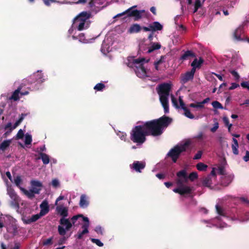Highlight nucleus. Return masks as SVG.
I'll list each match as a JSON object with an SVG mask.
<instances>
[{
	"label": "nucleus",
	"mask_w": 249,
	"mask_h": 249,
	"mask_svg": "<svg viewBox=\"0 0 249 249\" xmlns=\"http://www.w3.org/2000/svg\"><path fill=\"white\" fill-rule=\"evenodd\" d=\"M172 122V118L163 115L158 119L145 122L142 124L148 136L158 137L162 135Z\"/></svg>",
	"instance_id": "1"
},
{
	"label": "nucleus",
	"mask_w": 249,
	"mask_h": 249,
	"mask_svg": "<svg viewBox=\"0 0 249 249\" xmlns=\"http://www.w3.org/2000/svg\"><path fill=\"white\" fill-rule=\"evenodd\" d=\"M172 85L168 83H163L160 84L157 90L160 96V101L164 108L165 113L169 111L168 97L171 90Z\"/></svg>",
	"instance_id": "2"
},
{
	"label": "nucleus",
	"mask_w": 249,
	"mask_h": 249,
	"mask_svg": "<svg viewBox=\"0 0 249 249\" xmlns=\"http://www.w3.org/2000/svg\"><path fill=\"white\" fill-rule=\"evenodd\" d=\"M147 136L148 135L143 124L135 126L132 129L130 139L133 142L142 144L146 141Z\"/></svg>",
	"instance_id": "3"
},
{
	"label": "nucleus",
	"mask_w": 249,
	"mask_h": 249,
	"mask_svg": "<svg viewBox=\"0 0 249 249\" xmlns=\"http://www.w3.org/2000/svg\"><path fill=\"white\" fill-rule=\"evenodd\" d=\"M41 211L39 214L33 215L31 218L25 215L22 216V221L25 224H30L31 223L36 221L40 218L41 216L49 212V206L47 201H44L42 202L40 206Z\"/></svg>",
	"instance_id": "4"
},
{
	"label": "nucleus",
	"mask_w": 249,
	"mask_h": 249,
	"mask_svg": "<svg viewBox=\"0 0 249 249\" xmlns=\"http://www.w3.org/2000/svg\"><path fill=\"white\" fill-rule=\"evenodd\" d=\"M189 144V142H186L180 146L176 145L174 146V148L170 149L169 151L167 156L172 159V161L174 163H176L180 154L186 151V147Z\"/></svg>",
	"instance_id": "5"
},
{
	"label": "nucleus",
	"mask_w": 249,
	"mask_h": 249,
	"mask_svg": "<svg viewBox=\"0 0 249 249\" xmlns=\"http://www.w3.org/2000/svg\"><path fill=\"white\" fill-rule=\"evenodd\" d=\"M136 6H132L125 11L117 14L115 16L114 18H119L122 17L123 16L127 15L126 17H134V20L135 21L138 20L142 18V13L144 12V10H132L134 7H136Z\"/></svg>",
	"instance_id": "6"
},
{
	"label": "nucleus",
	"mask_w": 249,
	"mask_h": 249,
	"mask_svg": "<svg viewBox=\"0 0 249 249\" xmlns=\"http://www.w3.org/2000/svg\"><path fill=\"white\" fill-rule=\"evenodd\" d=\"M90 17V14L87 12H82L74 19L73 23L77 25V29L79 31L84 29L85 22Z\"/></svg>",
	"instance_id": "7"
},
{
	"label": "nucleus",
	"mask_w": 249,
	"mask_h": 249,
	"mask_svg": "<svg viewBox=\"0 0 249 249\" xmlns=\"http://www.w3.org/2000/svg\"><path fill=\"white\" fill-rule=\"evenodd\" d=\"M59 223L62 225L66 226L65 229L60 225L58 226V231L59 234L61 236H64L66 233V231H69L72 227V223L68 219L65 218V217L61 218L60 219Z\"/></svg>",
	"instance_id": "8"
},
{
	"label": "nucleus",
	"mask_w": 249,
	"mask_h": 249,
	"mask_svg": "<svg viewBox=\"0 0 249 249\" xmlns=\"http://www.w3.org/2000/svg\"><path fill=\"white\" fill-rule=\"evenodd\" d=\"M59 223L62 225L66 226L65 229L60 225L58 226V231L59 234L61 236H64L66 233V231H69L72 227V223L68 219L65 218V217L61 218L60 219Z\"/></svg>",
	"instance_id": "9"
},
{
	"label": "nucleus",
	"mask_w": 249,
	"mask_h": 249,
	"mask_svg": "<svg viewBox=\"0 0 249 249\" xmlns=\"http://www.w3.org/2000/svg\"><path fill=\"white\" fill-rule=\"evenodd\" d=\"M45 81L41 71H38L36 72L32 75L28 79L29 83L32 84L36 82L37 84H41Z\"/></svg>",
	"instance_id": "10"
},
{
	"label": "nucleus",
	"mask_w": 249,
	"mask_h": 249,
	"mask_svg": "<svg viewBox=\"0 0 249 249\" xmlns=\"http://www.w3.org/2000/svg\"><path fill=\"white\" fill-rule=\"evenodd\" d=\"M145 167V163L139 161H135L132 164L130 165L131 169H133L137 172L141 173L142 170Z\"/></svg>",
	"instance_id": "11"
},
{
	"label": "nucleus",
	"mask_w": 249,
	"mask_h": 249,
	"mask_svg": "<svg viewBox=\"0 0 249 249\" xmlns=\"http://www.w3.org/2000/svg\"><path fill=\"white\" fill-rule=\"evenodd\" d=\"M173 191L176 193L179 194L181 196H183L185 194H190L192 192V189L190 187L187 186H182L181 187H178L175 188Z\"/></svg>",
	"instance_id": "12"
},
{
	"label": "nucleus",
	"mask_w": 249,
	"mask_h": 249,
	"mask_svg": "<svg viewBox=\"0 0 249 249\" xmlns=\"http://www.w3.org/2000/svg\"><path fill=\"white\" fill-rule=\"evenodd\" d=\"M135 70L136 75L140 78H143L146 76V69L143 64H140L139 66H135Z\"/></svg>",
	"instance_id": "13"
},
{
	"label": "nucleus",
	"mask_w": 249,
	"mask_h": 249,
	"mask_svg": "<svg viewBox=\"0 0 249 249\" xmlns=\"http://www.w3.org/2000/svg\"><path fill=\"white\" fill-rule=\"evenodd\" d=\"M234 178L233 174L226 175L222 177L221 183L223 186H228L233 180Z\"/></svg>",
	"instance_id": "14"
},
{
	"label": "nucleus",
	"mask_w": 249,
	"mask_h": 249,
	"mask_svg": "<svg viewBox=\"0 0 249 249\" xmlns=\"http://www.w3.org/2000/svg\"><path fill=\"white\" fill-rule=\"evenodd\" d=\"M177 176L178 178H182V179L184 183H187L189 179L188 176H187V172L186 170L183 169L179 171L177 173Z\"/></svg>",
	"instance_id": "15"
},
{
	"label": "nucleus",
	"mask_w": 249,
	"mask_h": 249,
	"mask_svg": "<svg viewBox=\"0 0 249 249\" xmlns=\"http://www.w3.org/2000/svg\"><path fill=\"white\" fill-rule=\"evenodd\" d=\"M196 54L192 51H186L180 57V60L184 61L190 59L191 57H195Z\"/></svg>",
	"instance_id": "16"
},
{
	"label": "nucleus",
	"mask_w": 249,
	"mask_h": 249,
	"mask_svg": "<svg viewBox=\"0 0 249 249\" xmlns=\"http://www.w3.org/2000/svg\"><path fill=\"white\" fill-rule=\"evenodd\" d=\"M56 211L62 217H66L68 215V209L63 206H57L56 207Z\"/></svg>",
	"instance_id": "17"
},
{
	"label": "nucleus",
	"mask_w": 249,
	"mask_h": 249,
	"mask_svg": "<svg viewBox=\"0 0 249 249\" xmlns=\"http://www.w3.org/2000/svg\"><path fill=\"white\" fill-rule=\"evenodd\" d=\"M194 76L190 74L188 71H187L184 75L181 76V83L182 84H185L190 80H193Z\"/></svg>",
	"instance_id": "18"
},
{
	"label": "nucleus",
	"mask_w": 249,
	"mask_h": 249,
	"mask_svg": "<svg viewBox=\"0 0 249 249\" xmlns=\"http://www.w3.org/2000/svg\"><path fill=\"white\" fill-rule=\"evenodd\" d=\"M142 29V27L138 24H133L128 29V32L130 34L139 33Z\"/></svg>",
	"instance_id": "19"
},
{
	"label": "nucleus",
	"mask_w": 249,
	"mask_h": 249,
	"mask_svg": "<svg viewBox=\"0 0 249 249\" xmlns=\"http://www.w3.org/2000/svg\"><path fill=\"white\" fill-rule=\"evenodd\" d=\"M79 205L80 207L83 208H86L89 205L87 196L84 194L80 196Z\"/></svg>",
	"instance_id": "20"
},
{
	"label": "nucleus",
	"mask_w": 249,
	"mask_h": 249,
	"mask_svg": "<svg viewBox=\"0 0 249 249\" xmlns=\"http://www.w3.org/2000/svg\"><path fill=\"white\" fill-rule=\"evenodd\" d=\"M7 194L9 195L11 199L19 198V196H18L15 190L11 187H8L7 188Z\"/></svg>",
	"instance_id": "21"
},
{
	"label": "nucleus",
	"mask_w": 249,
	"mask_h": 249,
	"mask_svg": "<svg viewBox=\"0 0 249 249\" xmlns=\"http://www.w3.org/2000/svg\"><path fill=\"white\" fill-rule=\"evenodd\" d=\"M11 142V140H4L0 144V150H2V151H5L9 147Z\"/></svg>",
	"instance_id": "22"
},
{
	"label": "nucleus",
	"mask_w": 249,
	"mask_h": 249,
	"mask_svg": "<svg viewBox=\"0 0 249 249\" xmlns=\"http://www.w3.org/2000/svg\"><path fill=\"white\" fill-rule=\"evenodd\" d=\"M161 48V45L159 43H153L151 46L149 48L147 53H150L153 51L159 50Z\"/></svg>",
	"instance_id": "23"
},
{
	"label": "nucleus",
	"mask_w": 249,
	"mask_h": 249,
	"mask_svg": "<svg viewBox=\"0 0 249 249\" xmlns=\"http://www.w3.org/2000/svg\"><path fill=\"white\" fill-rule=\"evenodd\" d=\"M20 89L21 88L20 87H18V89L15 90L11 96L10 97V99L13 100L14 101L18 100L19 99V93H20Z\"/></svg>",
	"instance_id": "24"
},
{
	"label": "nucleus",
	"mask_w": 249,
	"mask_h": 249,
	"mask_svg": "<svg viewBox=\"0 0 249 249\" xmlns=\"http://www.w3.org/2000/svg\"><path fill=\"white\" fill-rule=\"evenodd\" d=\"M40 158L42 159V162L44 164H47L50 162V159L48 155L46 154L41 152L39 153Z\"/></svg>",
	"instance_id": "25"
},
{
	"label": "nucleus",
	"mask_w": 249,
	"mask_h": 249,
	"mask_svg": "<svg viewBox=\"0 0 249 249\" xmlns=\"http://www.w3.org/2000/svg\"><path fill=\"white\" fill-rule=\"evenodd\" d=\"M152 23L153 25V32L162 30L163 26L160 22L158 21H154Z\"/></svg>",
	"instance_id": "26"
},
{
	"label": "nucleus",
	"mask_w": 249,
	"mask_h": 249,
	"mask_svg": "<svg viewBox=\"0 0 249 249\" xmlns=\"http://www.w3.org/2000/svg\"><path fill=\"white\" fill-rule=\"evenodd\" d=\"M202 184L203 186L210 187L212 184V179L209 176L205 178L202 180Z\"/></svg>",
	"instance_id": "27"
},
{
	"label": "nucleus",
	"mask_w": 249,
	"mask_h": 249,
	"mask_svg": "<svg viewBox=\"0 0 249 249\" xmlns=\"http://www.w3.org/2000/svg\"><path fill=\"white\" fill-rule=\"evenodd\" d=\"M242 32V30L241 28H238L236 29L233 34L234 38L238 40H241L242 39L241 36Z\"/></svg>",
	"instance_id": "28"
},
{
	"label": "nucleus",
	"mask_w": 249,
	"mask_h": 249,
	"mask_svg": "<svg viewBox=\"0 0 249 249\" xmlns=\"http://www.w3.org/2000/svg\"><path fill=\"white\" fill-rule=\"evenodd\" d=\"M19 198L17 199H12L10 203V206L16 209H18L19 207Z\"/></svg>",
	"instance_id": "29"
},
{
	"label": "nucleus",
	"mask_w": 249,
	"mask_h": 249,
	"mask_svg": "<svg viewBox=\"0 0 249 249\" xmlns=\"http://www.w3.org/2000/svg\"><path fill=\"white\" fill-rule=\"evenodd\" d=\"M229 71L234 77V79L235 81H237L239 80L240 77L239 74L238 73V72L236 71H235L234 70H232V69H230V70H229Z\"/></svg>",
	"instance_id": "30"
},
{
	"label": "nucleus",
	"mask_w": 249,
	"mask_h": 249,
	"mask_svg": "<svg viewBox=\"0 0 249 249\" xmlns=\"http://www.w3.org/2000/svg\"><path fill=\"white\" fill-rule=\"evenodd\" d=\"M183 110L184 111V114L186 117L191 119L195 118V116L191 113L188 108H184Z\"/></svg>",
	"instance_id": "31"
},
{
	"label": "nucleus",
	"mask_w": 249,
	"mask_h": 249,
	"mask_svg": "<svg viewBox=\"0 0 249 249\" xmlns=\"http://www.w3.org/2000/svg\"><path fill=\"white\" fill-rule=\"evenodd\" d=\"M207 165L202 162H199L196 164L197 169L199 171H205L207 168Z\"/></svg>",
	"instance_id": "32"
},
{
	"label": "nucleus",
	"mask_w": 249,
	"mask_h": 249,
	"mask_svg": "<svg viewBox=\"0 0 249 249\" xmlns=\"http://www.w3.org/2000/svg\"><path fill=\"white\" fill-rule=\"evenodd\" d=\"M195 60H196L195 62V65H198V66L197 67V68H200L201 66V65L204 63V59L201 57H200L198 59H197L196 58H195L193 61H195Z\"/></svg>",
	"instance_id": "33"
},
{
	"label": "nucleus",
	"mask_w": 249,
	"mask_h": 249,
	"mask_svg": "<svg viewBox=\"0 0 249 249\" xmlns=\"http://www.w3.org/2000/svg\"><path fill=\"white\" fill-rule=\"evenodd\" d=\"M105 88L104 84L99 83L97 84L94 87V89L97 91H102Z\"/></svg>",
	"instance_id": "34"
},
{
	"label": "nucleus",
	"mask_w": 249,
	"mask_h": 249,
	"mask_svg": "<svg viewBox=\"0 0 249 249\" xmlns=\"http://www.w3.org/2000/svg\"><path fill=\"white\" fill-rule=\"evenodd\" d=\"M215 209H216V211L217 213L219 215H221V216L225 215L223 209L222 207H221L220 206H219L218 205H216Z\"/></svg>",
	"instance_id": "35"
},
{
	"label": "nucleus",
	"mask_w": 249,
	"mask_h": 249,
	"mask_svg": "<svg viewBox=\"0 0 249 249\" xmlns=\"http://www.w3.org/2000/svg\"><path fill=\"white\" fill-rule=\"evenodd\" d=\"M21 189L24 191V194L30 199H32L35 197V194L33 193V192L30 190V191L26 190L23 188Z\"/></svg>",
	"instance_id": "36"
},
{
	"label": "nucleus",
	"mask_w": 249,
	"mask_h": 249,
	"mask_svg": "<svg viewBox=\"0 0 249 249\" xmlns=\"http://www.w3.org/2000/svg\"><path fill=\"white\" fill-rule=\"evenodd\" d=\"M31 184L32 187L40 188L42 187V184L37 180H32Z\"/></svg>",
	"instance_id": "37"
},
{
	"label": "nucleus",
	"mask_w": 249,
	"mask_h": 249,
	"mask_svg": "<svg viewBox=\"0 0 249 249\" xmlns=\"http://www.w3.org/2000/svg\"><path fill=\"white\" fill-rule=\"evenodd\" d=\"M188 178L191 181H193L198 178V175L196 172H193L190 174Z\"/></svg>",
	"instance_id": "38"
},
{
	"label": "nucleus",
	"mask_w": 249,
	"mask_h": 249,
	"mask_svg": "<svg viewBox=\"0 0 249 249\" xmlns=\"http://www.w3.org/2000/svg\"><path fill=\"white\" fill-rule=\"evenodd\" d=\"M196 61V60H195V61H193L192 62L191 65L193 68L190 71H188L190 74H191L194 76V74L196 72V69H197V67L198 66V65L197 66L195 65Z\"/></svg>",
	"instance_id": "39"
},
{
	"label": "nucleus",
	"mask_w": 249,
	"mask_h": 249,
	"mask_svg": "<svg viewBox=\"0 0 249 249\" xmlns=\"http://www.w3.org/2000/svg\"><path fill=\"white\" fill-rule=\"evenodd\" d=\"M131 60L133 61V63H134L135 65L138 64L139 66H140V64H142V63L145 61V58H141L134 59L133 58H131Z\"/></svg>",
	"instance_id": "40"
},
{
	"label": "nucleus",
	"mask_w": 249,
	"mask_h": 249,
	"mask_svg": "<svg viewBox=\"0 0 249 249\" xmlns=\"http://www.w3.org/2000/svg\"><path fill=\"white\" fill-rule=\"evenodd\" d=\"M171 97L172 103L173 106H174L176 108H179V106L178 105V101H177V99L175 98V97L174 96V95L173 94L171 95Z\"/></svg>",
	"instance_id": "41"
},
{
	"label": "nucleus",
	"mask_w": 249,
	"mask_h": 249,
	"mask_svg": "<svg viewBox=\"0 0 249 249\" xmlns=\"http://www.w3.org/2000/svg\"><path fill=\"white\" fill-rule=\"evenodd\" d=\"M212 105L214 108H223L222 104L217 101L213 102Z\"/></svg>",
	"instance_id": "42"
},
{
	"label": "nucleus",
	"mask_w": 249,
	"mask_h": 249,
	"mask_svg": "<svg viewBox=\"0 0 249 249\" xmlns=\"http://www.w3.org/2000/svg\"><path fill=\"white\" fill-rule=\"evenodd\" d=\"M32 142V136L29 134H26L25 135V143L26 144H30Z\"/></svg>",
	"instance_id": "43"
},
{
	"label": "nucleus",
	"mask_w": 249,
	"mask_h": 249,
	"mask_svg": "<svg viewBox=\"0 0 249 249\" xmlns=\"http://www.w3.org/2000/svg\"><path fill=\"white\" fill-rule=\"evenodd\" d=\"M72 38L74 39H79L80 42H85V37L84 34H80L78 36H72Z\"/></svg>",
	"instance_id": "44"
},
{
	"label": "nucleus",
	"mask_w": 249,
	"mask_h": 249,
	"mask_svg": "<svg viewBox=\"0 0 249 249\" xmlns=\"http://www.w3.org/2000/svg\"><path fill=\"white\" fill-rule=\"evenodd\" d=\"M90 240L92 243L96 244L99 247H103L104 245L103 243L99 239L91 238Z\"/></svg>",
	"instance_id": "45"
},
{
	"label": "nucleus",
	"mask_w": 249,
	"mask_h": 249,
	"mask_svg": "<svg viewBox=\"0 0 249 249\" xmlns=\"http://www.w3.org/2000/svg\"><path fill=\"white\" fill-rule=\"evenodd\" d=\"M24 135V134L23 131H22V129H20L18 130V133L17 134L16 139H22L23 138Z\"/></svg>",
	"instance_id": "46"
},
{
	"label": "nucleus",
	"mask_w": 249,
	"mask_h": 249,
	"mask_svg": "<svg viewBox=\"0 0 249 249\" xmlns=\"http://www.w3.org/2000/svg\"><path fill=\"white\" fill-rule=\"evenodd\" d=\"M238 147H239V145L232 144V145H231L232 152L235 155H238L239 153V151H238Z\"/></svg>",
	"instance_id": "47"
},
{
	"label": "nucleus",
	"mask_w": 249,
	"mask_h": 249,
	"mask_svg": "<svg viewBox=\"0 0 249 249\" xmlns=\"http://www.w3.org/2000/svg\"><path fill=\"white\" fill-rule=\"evenodd\" d=\"M53 237L48 238L46 240H43V245L44 246H47L53 244Z\"/></svg>",
	"instance_id": "48"
},
{
	"label": "nucleus",
	"mask_w": 249,
	"mask_h": 249,
	"mask_svg": "<svg viewBox=\"0 0 249 249\" xmlns=\"http://www.w3.org/2000/svg\"><path fill=\"white\" fill-rule=\"evenodd\" d=\"M22 180L20 176H17L14 179V182L18 187H20V184Z\"/></svg>",
	"instance_id": "49"
},
{
	"label": "nucleus",
	"mask_w": 249,
	"mask_h": 249,
	"mask_svg": "<svg viewBox=\"0 0 249 249\" xmlns=\"http://www.w3.org/2000/svg\"><path fill=\"white\" fill-rule=\"evenodd\" d=\"M205 136L204 135V134L202 132H199V133L198 134V135H197L195 137V138L196 139H197L198 140V141H201L204 138H205Z\"/></svg>",
	"instance_id": "50"
},
{
	"label": "nucleus",
	"mask_w": 249,
	"mask_h": 249,
	"mask_svg": "<svg viewBox=\"0 0 249 249\" xmlns=\"http://www.w3.org/2000/svg\"><path fill=\"white\" fill-rule=\"evenodd\" d=\"M86 233H88V232H87L86 231L83 230L82 231H78L76 236L77 239H81L82 238L83 235Z\"/></svg>",
	"instance_id": "51"
},
{
	"label": "nucleus",
	"mask_w": 249,
	"mask_h": 249,
	"mask_svg": "<svg viewBox=\"0 0 249 249\" xmlns=\"http://www.w3.org/2000/svg\"><path fill=\"white\" fill-rule=\"evenodd\" d=\"M52 185L54 188H57L59 185V182L57 179H53L52 181Z\"/></svg>",
	"instance_id": "52"
},
{
	"label": "nucleus",
	"mask_w": 249,
	"mask_h": 249,
	"mask_svg": "<svg viewBox=\"0 0 249 249\" xmlns=\"http://www.w3.org/2000/svg\"><path fill=\"white\" fill-rule=\"evenodd\" d=\"M178 100H179V105H180L179 107H180L183 110H184V108H187V107H185V104L184 103V102L181 97H179Z\"/></svg>",
	"instance_id": "53"
},
{
	"label": "nucleus",
	"mask_w": 249,
	"mask_h": 249,
	"mask_svg": "<svg viewBox=\"0 0 249 249\" xmlns=\"http://www.w3.org/2000/svg\"><path fill=\"white\" fill-rule=\"evenodd\" d=\"M241 86L244 89H247L249 90V81L243 82L241 83Z\"/></svg>",
	"instance_id": "54"
},
{
	"label": "nucleus",
	"mask_w": 249,
	"mask_h": 249,
	"mask_svg": "<svg viewBox=\"0 0 249 249\" xmlns=\"http://www.w3.org/2000/svg\"><path fill=\"white\" fill-rule=\"evenodd\" d=\"M32 189L31 190L33 192L34 194H39L40 193V191L41 190L40 188L34 187H32Z\"/></svg>",
	"instance_id": "55"
},
{
	"label": "nucleus",
	"mask_w": 249,
	"mask_h": 249,
	"mask_svg": "<svg viewBox=\"0 0 249 249\" xmlns=\"http://www.w3.org/2000/svg\"><path fill=\"white\" fill-rule=\"evenodd\" d=\"M218 173L220 175H225V171L224 167H223L222 166H219L218 167Z\"/></svg>",
	"instance_id": "56"
},
{
	"label": "nucleus",
	"mask_w": 249,
	"mask_h": 249,
	"mask_svg": "<svg viewBox=\"0 0 249 249\" xmlns=\"http://www.w3.org/2000/svg\"><path fill=\"white\" fill-rule=\"evenodd\" d=\"M82 216V214H78V215H74L73 216V217H72V218H71V222L73 224H74L76 221V220L78 219V218L79 217H80V216Z\"/></svg>",
	"instance_id": "57"
},
{
	"label": "nucleus",
	"mask_w": 249,
	"mask_h": 249,
	"mask_svg": "<svg viewBox=\"0 0 249 249\" xmlns=\"http://www.w3.org/2000/svg\"><path fill=\"white\" fill-rule=\"evenodd\" d=\"M89 225V223H85L82 226V228L83 229V231H86L87 232H89L88 228Z\"/></svg>",
	"instance_id": "58"
},
{
	"label": "nucleus",
	"mask_w": 249,
	"mask_h": 249,
	"mask_svg": "<svg viewBox=\"0 0 249 249\" xmlns=\"http://www.w3.org/2000/svg\"><path fill=\"white\" fill-rule=\"evenodd\" d=\"M177 183L178 186V187H181L182 186H184L183 185V181L182 179V178H178V179H177Z\"/></svg>",
	"instance_id": "59"
},
{
	"label": "nucleus",
	"mask_w": 249,
	"mask_h": 249,
	"mask_svg": "<svg viewBox=\"0 0 249 249\" xmlns=\"http://www.w3.org/2000/svg\"><path fill=\"white\" fill-rule=\"evenodd\" d=\"M128 62L127 63V65L129 68H133L134 66V63H133V61L131 60V58L128 59Z\"/></svg>",
	"instance_id": "60"
},
{
	"label": "nucleus",
	"mask_w": 249,
	"mask_h": 249,
	"mask_svg": "<svg viewBox=\"0 0 249 249\" xmlns=\"http://www.w3.org/2000/svg\"><path fill=\"white\" fill-rule=\"evenodd\" d=\"M239 200L240 201L244 204L249 205V200L247 198L244 197H241L239 198Z\"/></svg>",
	"instance_id": "61"
},
{
	"label": "nucleus",
	"mask_w": 249,
	"mask_h": 249,
	"mask_svg": "<svg viewBox=\"0 0 249 249\" xmlns=\"http://www.w3.org/2000/svg\"><path fill=\"white\" fill-rule=\"evenodd\" d=\"M165 58V56L164 55H161L160 56V59L159 60L155 61V62H156L157 64L160 65L164 62Z\"/></svg>",
	"instance_id": "62"
},
{
	"label": "nucleus",
	"mask_w": 249,
	"mask_h": 249,
	"mask_svg": "<svg viewBox=\"0 0 249 249\" xmlns=\"http://www.w3.org/2000/svg\"><path fill=\"white\" fill-rule=\"evenodd\" d=\"M202 156V152L201 151H198L197 153L195 155L194 157V159L198 160L201 158Z\"/></svg>",
	"instance_id": "63"
},
{
	"label": "nucleus",
	"mask_w": 249,
	"mask_h": 249,
	"mask_svg": "<svg viewBox=\"0 0 249 249\" xmlns=\"http://www.w3.org/2000/svg\"><path fill=\"white\" fill-rule=\"evenodd\" d=\"M243 159L246 162H247L249 160V151H246V154L243 157Z\"/></svg>",
	"instance_id": "64"
}]
</instances>
